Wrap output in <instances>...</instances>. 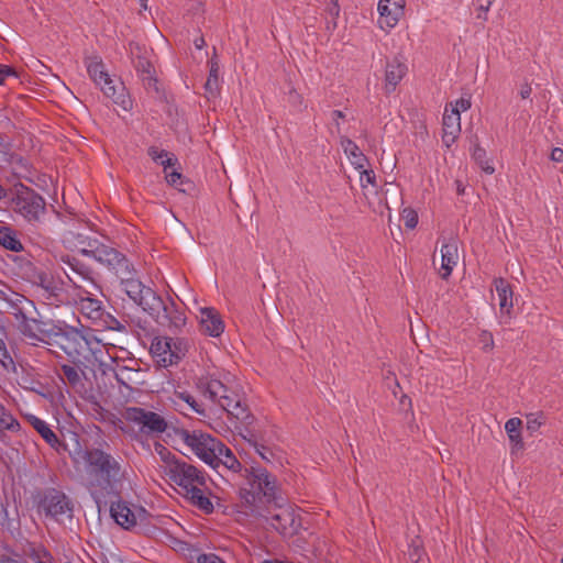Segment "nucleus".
Listing matches in <instances>:
<instances>
[{
	"label": "nucleus",
	"mask_w": 563,
	"mask_h": 563,
	"mask_svg": "<svg viewBox=\"0 0 563 563\" xmlns=\"http://www.w3.org/2000/svg\"><path fill=\"white\" fill-rule=\"evenodd\" d=\"M231 472L233 475L240 474L243 482L239 488L241 503L249 508L250 512H255L256 508L263 503H278L280 498V486L277 477L260 465L245 467L238 460L234 453L224 444L221 448V455L217 457V472Z\"/></svg>",
	"instance_id": "1"
},
{
	"label": "nucleus",
	"mask_w": 563,
	"mask_h": 563,
	"mask_svg": "<svg viewBox=\"0 0 563 563\" xmlns=\"http://www.w3.org/2000/svg\"><path fill=\"white\" fill-rule=\"evenodd\" d=\"M70 459L74 464L85 462L90 467L93 477L88 489L98 505L107 498L119 496L124 477L119 460L102 449H87L81 441L76 442Z\"/></svg>",
	"instance_id": "2"
},
{
	"label": "nucleus",
	"mask_w": 563,
	"mask_h": 563,
	"mask_svg": "<svg viewBox=\"0 0 563 563\" xmlns=\"http://www.w3.org/2000/svg\"><path fill=\"white\" fill-rule=\"evenodd\" d=\"M85 65L90 79L100 87L103 95L120 106L123 110L132 109V99L122 81H115L109 76L102 58L98 55L85 58Z\"/></svg>",
	"instance_id": "3"
},
{
	"label": "nucleus",
	"mask_w": 563,
	"mask_h": 563,
	"mask_svg": "<svg viewBox=\"0 0 563 563\" xmlns=\"http://www.w3.org/2000/svg\"><path fill=\"white\" fill-rule=\"evenodd\" d=\"M175 434L203 463L209 465L212 470H217V457L221 455V448H224V443L222 441L209 433L197 430L189 431L184 428L176 429Z\"/></svg>",
	"instance_id": "4"
},
{
	"label": "nucleus",
	"mask_w": 563,
	"mask_h": 563,
	"mask_svg": "<svg viewBox=\"0 0 563 563\" xmlns=\"http://www.w3.org/2000/svg\"><path fill=\"white\" fill-rule=\"evenodd\" d=\"M44 343L56 345L69 357L76 358L81 355L84 344L87 341L79 329L67 324L65 321H53Z\"/></svg>",
	"instance_id": "5"
},
{
	"label": "nucleus",
	"mask_w": 563,
	"mask_h": 563,
	"mask_svg": "<svg viewBox=\"0 0 563 563\" xmlns=\"http://www.w3.org/2000/svg\"><path fill=\"white\" fill-rule=\"evenodd\" d=\"M168 479L176 484L186 494L198 486H206L209 476L205 471L186 462L185 460L173 461L168 471H164Z\"/></svg>",
	"instance_id": "6"
},
{
	"label": "nucleus",
	"mask_w": 563,
	"mask_h": 563,
	"mask_svg": "<svg viewBox=\"0 0 563 563\" xmlns=\"http://www.w3.org/2000/svg\"><path fill=\"white\" fill-rule=\"evenodd\" d=\"M129 272L117 275L120 279L122 290L144 311L153 310V306L157 303L154 291L151 287L145 286L139 278L135 277L136 271L133 263L128 268Z\"/></svg>",
	"instance_id": "7"
},
{
	"label": "nucleus",
	"mask_w": 563,
	"mask_h": 563,
	"mask_svg": "<svg viewBox=\"0 0 563 563\" xmlns=\"http://www.w3.org/2000/svg\"><path fill=\"white\" fill-rule=\"evenodd\" d=\"M157 303L153 310H146L159 325L168 328L172 332H179L186 324V316L181 308L169 297L163 299L156 294Z\"/></svg>",
	"instance_id": "8"
},
{
	"label": "nucleus",
	"mask_w": 563,
	"mask_h": 563,
	"mask_svg": "<svg viewBox=\"0 0 563 563\" xmlns=\"http://www.w3.org/2000/svg\"><path fill=\"white\" fill-rule=\"evenodd\" d=\"M25 419L43 438V440L58 454L68 453L69 457H71V450L76 442L81 441V437L77 432L73 431H68V433L63 435V439L60 440L44 420L34 415H26Z\"/></svg>",
	"instance_id": "9"
},
{
	"label": "nucleus",
	"mask_w": 563,
	"mask_h": 563,
	"mask_svg": "<svg viewBox=\"0 0 563 563\" xmlns=\"http://www.w3.org/2000/svg\"><path fill=\"white\" fill-rule=\"evenodd\" d=\"M38 508L47 517L58 520L62 517L73 518L74 504L62 490L49 487L42 492L38 500Z\"/></svg>",
	"instance_id": "10"
},
{
	"label": "nucleus",
	"mask_w": 563,
	"mask_h": 563,
	"mask_svg": "<svg viewBox=\"0 0 563 563\" xmlns=\"http://www.w3.org/2000/svg\"><path fill=\"white\" fill-rule=\"evenodd\" d=\"M14 209L27 222H38L46 212L45 199L34 189L22 187L13 199Z\"/></svg>",
	"instance_id": "11"
},
{
	"label": "nucleus",
	"mask_w": 563,
	"mask_h": 563,
	"mask_svg": "<svg viewBox=\"0 0 563 563\" xmlns=\"http://www.w3.org/2000/svg\"><path fill=\"white\" fill-rule=\"evenodd\" d=\"M123 417L126 421L140 424V433L147 435L164 433L168 427L163 416L141 407L125 408Z\"/></svg>",
	"instance_id": "12"
},
{
	"label": "nucleus",
	"mask_w": 563,
	"mask_h": 563,
	"mask_svg": "<svg viewBox=\"0 0 563 563\" xmlns=\"http://www.w3.org/2000/svg\"><path fill=\"white\" fill-rule=\"evenodd\" d=\"M280 498L282 499L278 503H271L277 506L278 510L268 518V522L282 536L291 537L295 533H297L299 528L301 527V519L300 516L297 515L294 509H291L290 507L282 506V504L285 501L282 493ZM266 504L267 503L261 504L260 507L256 508V511L252 514L258 515L261 508Z\"/></svg>",
	"instance_id": "13"
},
{
	"label": "nucleus",
	"mask_w": 563,
	"mask_h": 563,
	"mask_svg": "<svg viewBox=\"0 0 563 563\" xmlns=\"http://www.w3.org/2000/svg\"><path fill=\"white\" fill-rule=\"evenodd\" d=\"M92 253V260L106 266L115 275L129 272L128 268L132 264V262L128 258V256L124 253L120 252L111 244H108L103 241L99 242V246Z\"/></svg>",
	"instance_id": "14"
},
{
	"label": "nucleus",
	"mask_w": 563,
	"mask_h": 563,
	"mask_svg": "<svg viewBox=\"0 0 563 563\" xmlns=\"http://www.w3.org/2000/svg\"><path fill=\"white\" fill-rule=\"evenodd\" d=\"M406 0H379V26L385 31L394 29L405 14Z\"/></svg>",
	"instance_id": "15"
},
{
	"label": "nucleus",
	"mask_w": 563,
	"mask_h": 563,
	"mask_svg": "<svg viewBox=\"0 0 563 563\" xmlns=\"http://www.w3.org/2000/svg\"><path fill=\"white\" fill-rule=\"evenodd\" d=\"M132 64L144 89L147 92H155L159 96L161 89L158 86V79L152 62L142 54H137L132 58Z\"/></svg>",
	"instance_id": "16"
},
{
	"label": "nucleus",
	"mask_w": 563,
	"mask_h": 563,
	"mask_svg": "<svg viewBox=\"0 0 563 563\" xmlns=\"http://www.w3.org/2000/svg\"><path fill=\"white\" fill-rule=\"evenodd\" d=\"M53 321H42L33 314L16 324L19 332L33 344L35 342H45L49 325Z\"/></svg>",
	"instance_id": "17"
},
{
	"label": "nucleus",
	"mask_w": 563,
	"mask_h": 563,
	"mask_svg": "<svg viewBox=\"0 0 563 563\" xmlns=\"http://www.w3.org/2000/svg\"><path fill=\"white\" fill-rule=\"evenodd\" d=\"M5 309L10 314L13 316L16 324L27 317H31V314L37 313V308L34 301L16 291L9 295Z\"/></svg>",
	"instance_id": "18"
},
{
	"label": "nucleus",
	"mask_w": 563,
	"mask_h": 563,
	"mask_svg": "<svg viewBox=\"0 0 563 563\" xmlns=\"http://www.w3.org/2000/svg\"><path fill=\"white\" fill-rule=\"evenodd\" d=\"M218 406L231 418L241 422H246L251 418L247 406L242 402L239 394L232 389L220 400Z\"/></svg>",
	"instance_id": "19"
},
{
	"label": "nucleus",
	"mask_w": 563,
	"mask_h": 563,
	"mask_svg": "<svg viewBox=\"0 0 563 563\" xmlns=\"http://www.w3.org/2000/svg\"><path fill=\"white\" fill-rule=\"evenodd\" d=\"M200 329L202 333L213 338L223 333L224 322L216 308L205 307L200 309Z\"/></svg>",
	"instance_id": "20"
},
{
	"label": "nucleus",
	"mask_w": 563,
	"mask_h": 563,
	"mask_svg": "<svg viewBox=\"0 0 563 563\" xmlns=\"http://www.w3.org/2000/svg\"><path fill=\"white\" fill-rule=\"evenodd\" d=\"M59 263L65 265L79 282L90 283L95 286L97 285L96 272L93 268L76 256L69 254L60 255Z\"/></svg>",
	"instance_id": "21"
},
{
	"label": "nucleus",
	"mask_w": 563,
	"mask_h": 563,
	"mask_svg": "<svg viewBox=\"0 0 563 563\" xmlns=\"http://www.w3.org/2000/svg\"><path fill=\"white\" fill-rule=\"evenodd\" d=\"M457 239L456 238H449L442 240L441 245V277L443 279H446L453 268L456 266L459 262V245H457Z\"/></svg>",
	"instance_id": "22"
},
{
	"label": "nucleus",
	"mask_w": 563,
	"mask_h": 563,
	"mask_svg": "<svg viewBox=\"0 0 563 563\" xmlns=\"http://www.w3.org/2000/svg\"><path fill=\"white\" fill-rule=\"evenodd\" d=\"M115 497L118 500L111 501L110 515L119 526L129 530L136 526V516L130 508L129 504L121 499L120 495Z\"/></svg>",
	"instance_id": "23"
},
{
	"label": "nucleus",
	"mask_w": 563,
	"mask_h": 563,
	"mask_svg": "<svg viewBox=\"0 0 563 563\" xmlns=\"http://www.w3.org/2000/svg\"><path fill=\"white\" fill-rule=\"evenodd\" d=\"M187 501L202 511L206 515H211L214 511V506L211 501V492L208 486H198L184 494Z\"/></svg>",
	"instance_id": "24"
},
{
	"label": "nucleus",
	"mask_w": 563,
	"mask_h": 563,
	"mask_svg": "<svg viewBox=\"0 0 563 563\" xmlns=\"http://www.w3.org/2000/svg\"><path fill=\"white\" fill-rule=\"evenodd\" d=\"M59 375L75 393L82 395L87 391L85 372L78 366L62 364Z\"/></svg>",
	"instance_id": "25"
},
{
	"label": "nucleus",
	"mask_w": 563,
	"mask_h": 563,
	"mask_svg": "<svg viewBox=\"0 0 563 563\" xmlns=\"http://www.w3.org/2000/svg\"><path fill=\"white\" fill-rule=\"evenodd\" d=\"M461 132V114L456 110H451L449 113L448 106L443 114V135L442 141L449 147L455 142Z\"/></svg>",
	"instance_id": "26"
},
{
	"label": "nucleus",
	"mask_w": 563,
	"mask_h": 563,
	"mask_svg": "<svg viewBox=\"0 0 563 563\" xmlns=\"http://www.w3.org/2000/svg\"><path fill=\"white\" fill-rule=\"evenodd\" d=\"M68 241L73 244L74 249L82 256L91 258L97 247L99 246L98 238L86 235L79 232H69Z\"/></svg>",
	"instance_id": "27"
},
{
	"label": "nucleus",
	"mask_w": 563,
	"mask_h": 563,
	"mask_svg": "<svg viewBox=\"0 0 563 563\" xmlns=\"http://www.w3.org/2000/svg\"><path fill=\"white\" fill-rule=\"evenodd\" d=\"M407 65L404 62H401L398 57H395L390 62H387L385 73L387 92L395 90L396 86L401 81V79L407 74Z\"/></svg>",
	"instance_id": "28"
},
{
	"label": "nucleus",
	"mask_w": 563,
	"mask_h": 563,
	"mask_svg": "<svg viewBox=\"0 0 563 563\" xmlns=\"http://www.w3.org/2000/svg\"><path fill=\"white\" fill-rule=\"evenodd\" d=\"M0 246L13 253L24 250L20 232L9 224H0Z\"/></svg>",
	"instance_id": "29"
},
{
	"label": "nucleus",
	"mask_w": 563,
	"mask_h": 563,
	"mask_svg": "<svg viewBox=\"0 0 563 563\" xmlns=\"http://www.w3.org/2000/svg\"><path fill=\"white\" fill-rule=\"evenodd\" d=\"M522 420L520 418H510L505 423V430L510 442V453L514 455L525 449L521 435Z\"/></svg>",
	"instance_id": "30"
},
{
	"label": "nucleus",
	"mask_w": 563,
	"mask_h": 563,
	"mask_svg": "<svg viewBox=\"0 0 563 563\" xmlns=\"http://www.w3.org/2000/svg\"><path fill=\"white\" fill-rule=\"evenodd\" d=\"M199 387L201 388L205 398L216 405H218L231 389L221 380L216 378H208L206 382H200Z\"/></svg>",
	"instance_id": "31"
},
{
	"label": "nucleus",
	"mask_w": 563,
	"mask_h": 563,
	"mask_svg": "<svg viewBox=\"0 0 563 563\" xmlns=\"http://www.w3.org/2000/svg\"><path fill=\"white\" fill-rule=\"evenodd\" d=\"M340 144L355 169L361 170L368 164V158L351 139L341 135Z\"/></svg>",
	"instance_id": "32"
},
{
	"label": "nucleus",
	"mask_w": 563,
	"mask_h": 563,
	"mask_svg": "<svg viewBox=\"0 0 563 563\" xmlns=\"http://www.w3.org/2000/svg\"><path fill=\"white\" fill-rule=\"evenodd\" d=\"M494 286L498 295L500 312L509 316L514 307L510 284L505 278L498 277L494 279Z\"/></svg>",
	"instance_id": "33"
},
{
	"label": "nucleus",
	"mask_w": 563,
	"mask_h": 563,
	"mask_svg": "<svg viewBox=\"0 0 563 563\" xmlns=\"http://www.w3.org/2000/svg\"><path fill=\"white\" fill-rule=\"evenodd\" d=\"M32 285L40 287L44 291L46 299L57 298L62 291L60 284L45 269H42L36 277V282H33Z\"/></svg>",
	"instance_id": "34"
},
{
	"label": "nucleus",
	"mask_w": 563,
	"mask_h": 563,
	"mask_svg": "<svg viewBox=\"0 0 563 563\" xmlns=\"http://www.w3.org/2000/svg\"><path fill=\"white\" fill-rule=\"evenodd\" d=\"M170 352L169 338L168 336H155L152 340L150 353L156 363L162 367L172 366L167 364L168 354Z\"/></svg>",
	"instance_id": "35"
},
{
	"label": "nucleus",
	"mask_w": 563,
	"mask_h": 563,
	"mask_svg": "<svg viewBox=\"0 0 563 563\" xmlns=\"http://www.w3.org/2000/svg\"><path fill=\"white\" fill-rule=\"evenodd\" d=\"M13 261L18 264L21 277L25 282L30 283L31 285L33 282H36V277L43 268L38 267L31 260L24 256H15Z\"/></svg>",
	"instance_id": "36"
},
{
	"label": "nucleus",
	"mask_w": 563,
	"mask_h": 563,
	"mask_svg": "<svg viewBox=\"0 0 563 563\" xmlns=\"http://www.w3.org/2000/svg\"><path fill=\"white\" fill-rule=\"evenodd\" d=\"M170 352L168 354L167 364H178L187 354L189 343L184 338H169Z\"/></svg>",
	"instance_id": "37"
},
{
	"label": "nucleus",
	"mask_w": 563,
	"mask_h": 563,
	"mask_svg": "<svg viewBox=\"0 0 563 563\" xmlns=\"http://www.w3.org/2000/svg\"><path fill=\"white\" fill-rule=\"evenodd\" d=\"M79 306L82 314L92 322L99 318L101 310L104 308L101 300L89 296L80 298Z\"/></svg>",
	"instance_id": "38"
},
{
	"label": "nucleus",
	"mask_w": 563,
	"mask_h": 563,
	"mask_svg": "<svg viewBox=\"0 0 563 563\" xmlns=\"http://www.w3.org/2000/svg\"><path fill=\"white\" fill-rule=\"evenodd\" d=\"M209 75L205 84L206 92L211 96H216L219 90V62L217 57H212L209 62Z\"/></svg>",
	"instance_id": "39"
},
{
	"label": "nucleus",
	"mask_w": 563,
	"mask_h": 563,
	"mask_svg": "<svg viewBox=\"0 0 563 563\" xmlns=\"http://www.w3.org/2000/svg\"><path fill=\"white\" fill-rule=\"evenodd\" d=\"M137 375L139 369L125 365L117 364V367L114 369V377L117 382L125 387H129L130 384H136Z\"/></svg>",
	"instance_id": "40"
},
{
	"label": "nucleus",
	"mask_w": 563,
	"mask_h": 563,
	"mask_svg": "<svg viewBox=\"0 0 563 563\" xmlns=\"http://www.w3.org/2000/svg\"><path fill=\"white\" fill-rule=\"evenodd\" d=\"M471 156L474 162L481 167L483 172L492 175L495 172L494 166L490 164V159L487 157L486 150L478 143L474 144Z\"/></svg>",
	"instance_id": "41"
},
{
	"label": "nucleus",
	"mask_w": 563,
	"mask_h": 563,
	"mask_svg": "<svg viewBox=\"0 0 563 563\" xmlns=\"http://www.w3.org/2000/svg\"><path fill=\"white\" fill-rule=\"evenodd\" d=\"M93 324L101 327L103 329L113 330L118 332H124L125 325L122 324L110 312L106 311L103 308L101 313L97 320L93 321Z\"/></svg>",
	"instance_id": "42"
},
{
	"label": "nucleus",
	"mask_w": 563,
	"mask_h": 563,
	"mask_svg": "<svg viewBox=\"0 0 563 563\" xmlns=\"http://www.w3.org/2000/svg\"><path fill=\"white\" fill-rule=\"evenodd\" d=\"M168 185L179 189L183 192H187L194 187V183L186 178L181 173L173 170L165 176Z\"/></svg>",
	"instance_id": "43"
},
{
	"label": "nucleus",
	"mask_w": 563,
	"mask_h": 563,
	"mask_svg": "<svg viewBox=\"0 0 563 563\" xmlns=\"http://www.w3.org/2000/svg\"><path fill=\"white\" fill-rule=\"evenodd\" d=\"M340 3L339 0H330V2L327 5L325 12L330 16L329 20H327L325 29L328 31H334L338 26V18L340 16Z\"/></svg>",
	"instance_id": "44"
},
{
	"label": "nucleus",
	"mask_w": 563,
	"mask_h": 563,
	"mask_svg": "<svg viewBox=\"0 0 563 563\" xmlns=\"http://www.w3.org/2000/svg\"><path fill=\"white\" fill-rule=\"evenodd\" d=\"M250 438L244 437V439L247 440L251 446H253L256 451V453L265 461V462H272L274 459L273 451L265 446L264 444L260 443L256 439V435L252 432H249Z\"/></svg>",
	"instance_id": "45"
},
{
	"label": "nucleus",
	"mask_w": 563,
	"mask_h": 563,
	"mask_svg": "<svg viewBox=\"0 0 563 563\" xmlns=\"http://www.w3.org/2000/svg\"><path fill=\"white\" fill-rule=\"evenodd\" d=\"M27 556L34 563H53L54 562L53 555L42 545L32 547L27 552Z\"/></svg>",
	"instance_id": "46"
},
{
	"label": "nucleus",
	"mask_w": 563,
	"mask_h": 563,
	"mask_svg": "<svg viewBox=\"0 0 563 563\" xmlns=\"http://www.w3.org/2000/svg\"><path fill=\"white\" fill-rule=\"evenodd\" d=\"M545 423V416L543 412H531L527 415V430L530 434L537 432L542 424Z\"/></svg>",
	"instance_id": "47"
},
{
	"label": "nucleus",
	"mask_w": 563,
	"mask_h": 563,
	"mask_svg": "<svg viewBox=\"0 0 563 563\" xmlns=\"http://www.w3.org/2000/svg\"><path fill=\"white\" fill-rule=\"evenodd\" d=\"M177 397L181 400H184L196 413L206 417V409L205 407L199 404L195 397L188 393V391H179L176 393Z\"/></svg>",
	"instance_id": "48"
},
{
	"label": "nucleus",
	"mask_w": 563,
	"mask_h": 563,
	"mask_svg": "<svg viewBox=\"0 0 563 563\" xmlns=\"http://www.w3.org/2000/svg\"><path fill=\"white\" fill-rule=\"evenodd\" d=\"M155 451L158 453L162 461L164 462V471H168V466L172 464L173 461L181 460V459H178L167 448H165L163 444H161L158 442L155 444Z\"/></svg>",
	"instance_id": "49"
},
{
	"label": "nucleus",
	"mask_w": 563,
	"mask_h": 563,
	"mask_svg": "<svg viewBox=\"0 0 563 563\" xmlns=\"http://www.w3.org/2000/svg\"><path fill=\"white\" fill-rule=\"evenodd\" d=\"M400 216L406 229L413 230L417 227L418 213L415 209L407 207L401 211Z\"/></svg>",
	"instance_id": "50"
},
{
	"label": "nucleus",
	"mask_w": 563,
	"mask_h": 563,
	"mask_svg": "<svg viewBox=\"0 0 563 563\" xmlns=\"http://www.w3.org/2000/svg\"><path fill=\"white\" fill-rule=\"evenodd\" d=\"M360 172V183L363 188L366 187V184L372 186H377L376 175L373 169H366L365 167Z\"/></svg>",
	"instance_id": "51"
},
{
	"label": "nucleus",
	"mask_w": 563,
	"mask_h": 563,
	"mask_svg": "<svg viewBox=\"0 0 563 563\" xmlns=\"http://www.w3.org/2000/svg\"><path fill=\"white\" fill-rule=\"evenodd\" d=\"M446 106L448 108L451 107V110H456V112L461 114V111H467L472 107L471 96L461 97L454 104L451 102Z\"/></svg>",
	"instance_id": "52"
},
{
	"label": "nucleus",
	"mask_w": 563,
	"mask_h": 563,
	"mask_svg": "<svg viewBox=\"0 0 563 563\" xmlns=\"http://www.w3.org/2000/svg\"><path fill=\"white\" fill-rule=\"evenodd\" d=\"M495 0H476L477 2V19L487 20V12Z\"/></svg>",
	"instance_id": "53"
},
{
	"label": "nucleus",
	"mask_w": 563,
	"mask_h": 563,
	"mask_svg": "<svg viewBox=\"0 0 563 563\" xmlns=\"http://www.w3.org/2000/svg\"><path fill=\"white\" fill-rule=\"evenodd\" d=\"M479 341L483 343V351L488 352L494 349V338L493 333L484 330L479 334Z\"/></svg>",
	"instance_id": "54"
},
{
	"label": "nucleus",
	"mask_w": 563,
	"mask_h": 563,
	"mask_svg": "<svg viewBox=\"0 0 563 563\" xmlns=\"http://www.w3.org/2000/svg\"><path fill=\"white\" fill-rule=\"evenodd\" d=\"M423 554V549L417 544L415 541L409 545L408 555L411 562H419L421 560V556Z\"/></svg>",
	"instance_id": "55"
},
{
	"label": "nucleus",
	"mask_w": 563,
	"mask_h": 563,
	"mask_svg": "<svg viewBox=\"0 0 563 563\" xmlns=\"http://www.w3.org/2000/svg\"><path fill=\"white\" fill-rule=\"evenodd\" d=\"M147 155L157 164L164 158L168 156V152L165 150H161L157 146H150L147 150Z\"/></svg>",
	"instance_id": "56"
},
{
	"label": "nucleus",
	"mask_w": 563,
	"mask_h": 563,
	"mask_svg": "<svg viewBox=\"0 0 563 563\" xmlns=\"http://www.w3.org/2000/svg\"><path fill=\"white\" fill-rule=\"evenodd\" d=\"M0 363L7 367L8 363L13 364V360L10 356L4 341L0 338Z\"/></svg>",
	"instance_id": "57"
},
{
	"label": "nucleus",
	"mask_w": 563,
	"mask_h": 563,
	"mask_svg": "<svg viewBox=\"0 0 563 563\" xmlns=\"http://www.w3.org/2000/svg\"><path fill=\"white\" fill-rule=\"evenodd\" d=\"M197 563H225V562L214 553H203L198 556Z\"/></svg>",
	"instance_id": "58"
},
{
	"label": "nucleus",
	"mask_w": 563,
	"mask_h": 563,
	"mask_svg": "<svg viewBox=\"0 0 563 563\" xmlns=\"http://www.w3.org/2000/svg\"><path fill=\"white\" fill-rule=\"evenodd\" d=\"M9 76H13L15 78L19 77L18 71L8 65H0V85L4 82V79Z\"/></svg>",
	"instance_id": "59"
},
{
	"label": "nucleus",
	"mask_w": 563,
	"mask_h": 563,
	"mask_svg": "<svg viewBox=\"0 0 563 563\" xmlns=\"http://www.w3.org/2000/svg\"><path fill=\"white\" fill-rule=\"evenodd\" d=\"M331 119H332V122L335 126V130H336V133L341 136V124H340V121L341 119H345V113L341 110H333L331 112Z\"/></svg>",
	"instance_id": "60"
},
{
	"label": "nucleus",
	"mask_w": 563,
	"mask_h": 563,
	"mask_svg": "<svg viewBox=\"0 0 563 563\" xmlns=\"http://www.w3.org/2000/svg\"><path fill=\"white\" fill-rule=\"evenodd\" d=\"M159 164L166 169L167 167H174L178 164V159L174 154H172L170 156L168 155L167 157H164Z\"/></svg>",
	"instance_id": "61"
},
{
	"label": "nucleus",
	"mask_w": 563,
	"mask_h": 563,
	"mask_svg": "<svg viewBox=\"0 0 563 563\" xmlns=\"http://www.w3.org/2000/svg\"><path fill=\"white\" fill-rule=\"evenodd\" d=\"M551 161L556 163L563 162V150L561 147H554L550 156Z\"/></svg>",
	"instance_id": "62"
},
{
	"label": "nucleus",
	"mask_w": 563,
	"mask_h": 563,
	"mask_svg": "<svg viewBox=\"0 0 563 563\" xmlns=\"http://www.w3.org/2000/svg\"><path fill=\"white\" fill-rule=\"evenodd\" d=\"M531 93H532V88L529 84L526 82V84L521 85L519 95L522 99L530 98Z\"/></svg>",
	"instance_id": "63"
},
{
	"label": "nucleus",
	"mask_w": 563,
	"mask_h": 563,
	"mask_svg": "<svg viewBox=\"0 0 563 563\" xmlns=\"http://www.w3.org/2000/svg\"><path fill=\"white\" fill-rule=\"evenodd\" d=\"M0 563H26V562L13 559L7 554H0Z\"/></svg>",
	"instance_id": "64"
}]
</instances>
